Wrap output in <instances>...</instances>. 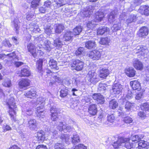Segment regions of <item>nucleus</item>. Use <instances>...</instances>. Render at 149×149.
<instances>
[{
	"instance_id": "aec40b11",
	"label": "nucleus",
	"mask_w": 149,
	"mask_h": 149,
	"mask_svg": "<svg viewBox=\"0 0 149 149\" xmlns=\"http://www.w3.org/2000/svg\"><path fill=\"white\" fill-rule=\"evenodd\" d=\"M136 146V149H147L149 148V143L146 141L141 139Z\"/></svg>"
},
{
	"instance_id": "2eb2a0df",
	"label": "nucleus",
	"mask_w": 149,
	"mask_h": 149,
	"mask_svg": "<svg viewBox=\"0 0 149 149\" xmlns=\"http://www.w3.org/2000/svg\"><path fill=\"white\" fill-rule=\"evenodd\" d=\"M110 74V72L108 68H102L99 70V75L100 78L105 79Z\"/></svg>"
},
{
	"instance_id": "774afa93",
	"label": "nucleus",
	"mask_w": 149,
	"mask_h": 149,
	"mask_svg": "<svg viewBox=\"0 0 149 149\" xmlns=\"http://www.w3.org/2000/svg\"><path fill=\"white\" fill-rule=\"evenodd\" d=\"M46 73L47 76H52V75H53L55 73L52 72L50 70L48 69L46 72Z\"/></svg>"
},
{
	"instance_id": "20e7f679",
	"label": "nucleus",
	"mask_w": 149,
	"mask_h": 149,
	"mask_svg": "<svg viewBox=\"0 0 149 149\" xmlns=\"http://www.w3.org/2000/svg\"><path fill=\"white\" fill-rule=\"evenodd\" d=\"M87 55L92 60L97 61L101 59L102 53L98 50L95 49L90 51L88 53Z\"/></svg>"
},
{
	"instance_id": "37998d69",
	"label": "nucleus",
	"mask_w": 149,
	"mask_h": 149,
	"mask_svg": "<svg viewBox=\"0 0 149 149\" xmlns=\"http://www.w3.org/2000/svg\"><path fill=\"white\" fill-rule=\"evenodd\" d=\"M110 42V39L108 38H101L100 41V43L102 45H108Z\"/></svg>"
},
{
	"instance_id": "72a5a7b5",
	"label": "nucleus",
	"mask_w": 149,
	"mask_h": 149,
	"mask_svg": "<svg viewBox=\"0 0 149 149\" xmlns=\"http://www.w3.org/2000/svg\"><path fill=\"white\" fill-rule=\"evenodd\" d=\"M82 30V27L81 26H77L73 29L72 33L74 36L79 35Z\"/></svg>"
},
{
	"instance_id": "338daca9",
	"label": "nucleus",
	"mask_w": 149,
	"mask_h": 149,
	"mask_svg": "<svg viewBox=\"0 0 149 149\" xmlns=\"http://www.w3.org/2000/svg\"><path fill=\"white\" fill-rule=\"evenodd\" d=\"M14 64L16 67H19L20 66L23 65L24 63L22 62L16 61L15 62Z\"/></svg>"
},
{
	"instance_id": "f03ea898",
	"label": "nucleus",
	"mask_w": 149,
	"mask_h": 149,
	"mask_svg": "<svg viewBox=\"0 0 149 149\" xmlns=\"http://www.w3.org/2000/svg\"><path fill=\"white\" fill-rule=\"evenodd\" d=\"M69 65L72 70L77 71L82 70L84 67V62L77 59H72Z\"/></svg>"
},
{
	"instance_id": "3c124183",
	"label": "nucleus",
	"mask_w": 149,
	"mask_h": 149,
	"mask_svg": "<svg viewBox=\"0 0 149 149\" xmlns=\"http://www.w3.org/2000/svg\"><path fill=\"white\" fill-rule=\"evenodd\" d=\"M84 48L82 47H79L75 51V54L77 56H79L81 55L83 52Z\"/></svg>"
},
{
	"instance_id": "79ce46f5",
	"label": "nucleus",
	"mask_w": 149,
	"mask_h": 149,
	"mask_svg": "<svg viewBox=\"0 0 149 149\" xmlns=\"http://www.w3.org/2000/svg\"><path fill=\"white\" fill-rule=\"evenodd\" d=\"M95 21L94 19L93 20L89 21L86 24V26L87 27L88 30L92 29H94L97 25V24L94 23Z\"/></svg>"
},
{
	"instance_id": "e433bc0d",
	"label": "nucleus",
	"mask_w": 149,
	"mask_h": 149,
	"mask_svg": "<svg viewBox=\"0 0 149 149\" xmlns=\"http://www.w3.org/2000/svg\"><path fill=\"white\" fill-rule=\"evenodd\" d=\"M140 108L142 110L145 111L149 112V104L148 103L146 102L141 104L140 105Z\"/></svg>"
},
{
	"instance_id": "4be33fe9",
	"label": "nucleus",
	"mask_w": 149,
	"mask_h": 149,
	"mask_svg": "<svg viewBox=\"0 0 149 149\" xmlns=\"http://www.w3.org/2000/svg\"><path fill=\"white\" fill-rule=\"evenodd\" d=\"M96 31V34L97 36H102L105 33H109L110 29L107 27L103 26L98 27Z\"/></svg>"
},
{
	"instance_id": "dca6fc26",
	"label": "nucleus",
	"mask_w": 149,
	"mask_h": 149,
	"mask_svg": "<svg viewBox=\"0 0 149 149\" xmlns=\"http://www.w3.org/2000/svg\"><path fill=\"white\" fill-rule=\"evenodd\" d=\"M93 10L91 6H86L82 12L83 17H90L93 13Z\"/></svg>"
},
{
	"instance_id": "f3484780",
	"label": "nucleus",
	"mask_w": 149,
	"mask_h": 149,
	"mask_svg": "<svg viewBox=\"0 0 149 149\" xmlns=\"http://www.w3.org/2000/svg\"><path fill=\"white\" fill-rule=\"evenodd\" d=\"M136 71L132 67H129L125 68L124 70V72L126 75L130 77H133L136 74Z\"/></svg>"
},
{
	"instance_id": "c756f323",
	"label": "nucleus",
	"mask_w": 149,
	"mask_h": 149,
	"mask_svg": "<svg viewBox=\"0 0 149 149\" xmlns=\"http://www.w3.org/2000/svg\"><path fill=\"white\" fill-rule=\"evenodd\" d=\"M118 107L117 101L114 99H112L109 101V107L110 109L114 110Z\"/></svg>"
},
{
	"instance_id": "864d4df0",
	"label": "nucleus",
	"mask_w": 149,
	"mask_h": 149,
	"mask_svg": "<svg viewBox=\"0 0 149 149\" xmlns=\"http://www.w3.org/2000/svg\"><path fill=\"white\" fill-rule=\"evenodd\" d=\"M54 2L56 4V6L58 8H59L65 4V3H64L63 0H54Z\"/></svg>"
},
{
	"instance_id": "5701e85b",
	"label": "nucleus",
	"mask_w": 149,
	"mask_h": 149,
	"mask_svg": "<svg viewBox=\"0 0 149 149\" xmlns=\"http://www.w3.org/2000/svg\"><path fill=\"white\" fill-rule=\"evenodd\" d=\"M18 74H19V76L20 77H28L31 75V71L26 68H23L22 69Z\"/></svg>"
},
{
	"instance_id": "8fccbe9b",
	"label": "nucleus",
	"mask_w": 149,
	"mask_h": 149,
	"mask_svg": "<svg viewBox=\"0 0 149 149\" xmlns=\"http://www.w3.org/2000/svg\"><path fill=\"white\" fill-rule=\"evenodd\" d=\"M80 141L79 136L76 135H74L72 138V143H76L80 142Z\"/></svg>"
},
{
	"instance_id": "7c9ffc66",
	"label": "nucleus",
	"mask_w": 149,
	"mask_h": 149,
	"mask_svg": "<svg viewBox=\"0 0 149 149\" xmlns=\"http://www.w3.org/2000/svg\"><path fill=\"white\" fill-rule=\"evenodd\" d=\"M85 47L88 49H90L96 47L95 42L92 40H88L85 43Z\"/></svg>"
},
{
	"instance_id": "5fc2aeb1",
	"label": "nucleus",
	"mask_w": 149,
	"mask_h": 149,
	"mask_svg": "<svg viewBox=\"0 0 149 149\" xmlns=\"http://www.w3.org/2000/svg\"><path fill=\"white\" fill-rule=\"evenodd\" d=\"M55 149H65L63 144L60 143H56L54 146Z\"/></svg>"
},
{
	"instance_id": "9d476101",
	"label": "nucleus",
	"mask_w": 149,
	"mask_h": 149,
	"mask_svg": "<svg viewBox=\"0 0 149 149\" xmlns=\"http://www.w3.org/2000/svg\"><path fill=\"white\" fill-rule=\"evenodd\" d=\"M92 98L97 102L98 104H102L104 103V97L100 93H94L92 95Z\"/></svg>"
},
{
	"instance_id": "c03bdc74",
	"label": "nucleus",
	"mask_w": 149,
	"mask_h": 149,
	"mask_svg": "<svg viewBox=\"0 0 149 149\" xmlns=\"http://www.w3.org/2000/svg\"><path fill=\"white\" fill-rule=\"evenodd\" d=\"M107 121L110 123H113L115 120V117L113 114H109L107 116Z\"/></svg>"
},
{
	"instance_id": "bb28decb",
	"label": "nucleus",
	"mask_w": 149,
	"mask_h": 149,
	"mask_svg": "<svg viewBox=\"0 0 149 149\" xmlns=\"http://www.w3.org/2000/svg\"><path fill=\"white\" fill-rule=\"evenodd\" d=\"M45 110H43V108L39 107L36 108V114L37 116L39 118H43L45 116Z\"/></svg>"
},
{
	"instance_id": "4c0bfd02",
	"label": "nucleus",
	"mask_w": 149,
	"mask_h": 149,
	"mask_svg": "<svg viewBox=\"0 0 149 149\" xmlns=\"http://www.w3.org/2000/svg\"><path fill=\"white\" fill-rule=\"evenodd\" d=\"M137 18L136 15L132 14L129 16L126 21L127 23L129 24L135 22L137 20Z\"/></svg>"
},
{
	"instance_id": "f8f14e48",
	"label": "nucleus",
	"mask_w": 149,
	"mask_h": 149,
	"mask_svg": "<svg viewBox=\"0 0 149 149\" xmlns=\"http://www.w3.org/2000/svg\"><path fill=\"white\" fill-rule=\"evenodd\" d=\"M132 65L134 68L137 70H142L144 68L142 63L137 58L134 59Z\"/></svg>"
},
{
	"instance_id": "9b49d317",
	"label": "nucleus",
	"mask_w": 149,
	"mask_h": 149,
	"mask_svg": "<svg viewBox=\"0 0 149 149\" xmlns=\"http://www.w3.org/2000/svg\"><path fill=\"white\" fill-rule=\"evenodd\" d=\"M148 28L146 26H143L139 29L137 35L140 38H145L148 35Z\"/></svg>"
},
{
	"instance_id": "4d7b16f0",
	"label": "nucleus",
	"mask_w": 149,
	"mask_h": 149,
	"mask_svg": "<svg viewBox=\"0 0 149 149\" xmlns=\"http://www.w3.org/2000/svg\"><path fill=\"white\" fill-rule=\"evenodd\" d=\"M144 90H142L136 94L135 96V99L137 100H139L142 97Z\"/></svg>"
},
{
	"instance_id": "6e6552de",
	"label": "nucleus",
	"mask_w": 149,
	"mask_h": 149,
	"mask_svg": "<svg viewBox=\"0 0 149 149\" xmlns=\"http://www.w3.org/2000/svg\"><path fill=\"white\" fill-rule=\"evenodd\" d=\"M87 112L90 117L96 115L98 112L97 104H92L89 105L88 107Z\"/></svg>"
},
{
	"instance_id": "ea45409f",
	"label": "nucleus",
	"mask_w": 149,
	"mask_h": 149,
	"mask_svg": "<svg viewBox=\"0 0 149 149\" xmlns=\"http://www.w3.org/2000/svg\"><path fill=\"white\" fill-rule=\"evenodd\" d=\"M61 40V38L60 37H58L54 40V43L56 47H61L63 45V42Z\"/></svg>"
},
{
	"instance_id": "0eeeda50",
	"label": "nucleus",
	"mask_w": 149,
	"mask_h": 149,
	"mask_svg": "<svg viewBox=\"0 0 149 149\" xmlns=\"http://www.w3.org/2000/svg\"><path fill=\"white\" fill-rule=\"evenodd\" d=\"M122 142L124 143V147L127 149H136V143L130 142V138H125L123 136V138L121 139Z\"/></svg>"
},
{
	"instance_id": "0e129e2a",
	"label": "nucleus",
	"mask_w": 149,
	"mask_h": 149,
	"mask_svg": "<svg viewBox=\"0 0 149 149\" xmlns=\"http://www.w3.org/2000/svg\"><path fill=\"white\" fill-rule=\"evenodd\" d=\"M143 2V0H135L134 3L135 6H137L140 5Z\"/></svg>"
},
{
	"instance_id": "473e14b6",
	"label": "nucleus",
	"mask_w": 149,
	"mask_h": 149,
	"mask_svg": "<svg viewBox=\"0 0 149 149\" xmlns=\"http://www.w3.org/2000/svg\"><path fill=\"white\" fill-rule=\"evenodd\" d=\"M49 65L51 69L58 70L59 68L57 66V62L53 58L50 59L49 62Z\"/></svg>"
},
{
	"instance_id": "4468645a",
	"label": "nucleus",
	"mask_w": 149,
	"mask_h": 149,
	"mask_svg": "<svg viewBox=\"0 0 149 149\" xmlns=\"http://www.w3.org/2000/svg\"><path fill=\"white\" fill-rule=\"evenodd\" d=\"M138 11L142 15L148 16L149 15V6L146 5L141 6L139 9Z\"/></svg>"
},
{
	"instance_id": "ddd939ff",
	"label": "nucleus",
	"mask_w": 149,
	"mask_h": 149,
	"mask_svg": "<svg viewBox=\"0 0 149 149\" xmlns=\"http://www.w3.org/2000/svg\"><path fill=\"white\" fill-rule=\"evenodd\" d=\"M104 13L101 11H97L94 14V21L95 22H100L103 20L105 17Z\"/></svg>"
},
{
	"instance_id": "052dcab7",
	"label": "nucleus",
	"mask_w": 149,
	"mask_h": 149,
	"mask_svg": "<svg viewBox=\"0 0 149 149\" xmlns=\"http://www.w3.org/2000/svg\"><path fill=\"white\" fill-rule=\"evenodd\" d=\"M65 124H63V122H60L57 126V129L60 131H62L64 130Z\"/></svg>"
},
{
	"instance_id": "423d86ee",
	"label": "nucleus",
	"mask_w": 149,
	"mask_h": 149,
	"mask_svg": "<svg viewBox=\"0 0 149 149\" xmlns=\"http://www.w3.org/2000/svg\"><path fill=\"white\" fill-rule=\"evenodd\" d=\"M31 81L27 78H22L20 79L18 83L19 88L21 89L26 90L30 86Z\"/></svg>"
},
{
	"instance_id": "cd10ccee",
	"label": "nucleus",
	"mask_w": 149,
	"mask_h": 149,
	"mask_svg": "<svg viewBox=\"0 0 149 149\" xmlns=\"http://www.w3.org/2000/svg\"><path fill=\"white\" fill-rule=\"evenodd\" d=\"M112 89L113 93L117 95L121 93L122 88L120 85L115 84L113 86Z\"/></svg>"
},
{
	"instance_id": "2f4dec72",
	"label": "nucleus",
	"mask_w": 149,
	"mask_h": 149,
	"mask_svg": "<svg viewBox=\"0 0 149 149\" xmlns=\"http://www.w3.org/2000/svg\"><path fill=\"white\" fill-rule=\"evenodd\" d=\"M65 26L62 24H58L56 26L54 29V31L55 33L60 34L64 30Z\"/></svg>"
},
{
	"instance_id": "393cba45",
	"label": "nucleus",
	"mask_w": 149,
	"mask_h": 149,
	"mask_svg": "<svg viewBox=\"0 0 149 149\" xmlns=\"http://www.w3.org/2000/svg\"><path fill=\"white\" fill-rule=\"evenodd\" d=\"M43 61L42 58H39L36 63L38 72L42 74L44 72L42 68Z\"/></svg>"
},
{
	"instance_id": "de8ad7c7",
	"label": "nucleus",
	"mask_w": 149,
	"mask_h": 149,
	"mask_svg": "<svg viewBox=\"0 0 149 149\" xmlns=\"http://www.w3.org/2000/svg\"><path fill=\"white\" fill-rule=\"evenodd\" d=\"M2 84L5 87H10L11 86V81L9 79H6L4 81Z\"/></svg>"
},
{
	"instance_id": "1a4fd4ad",
	"label": "nucleus",
	"mask_w": 149,
	"mask_h": 149,
	"mask_svg": "<svg viewBox=\"0 0 149 149\" xmlns=\"http://www.w3.org/2000/svg\"><path fill=\"white\" fill-rule=\"evenodd\" d=\"M50 111L51 119L53 121H56L58 118V114L60 113L59 109L55 107H52L50 108Z\"/></svg>"
},
{
	"instance_id": "39448f33",
	"label": "nucleus",
	"mask_w": 149,
	"mask_h": 149,
	"mask_svg": "<svg viewBox=\"0 0 149 149\" xmlns=\"http://www.w3.org/2000/svg\"><path fill=\"white\" fill-rule=\"evenodd\" d=\"M87 77L88 81L91 83L95 84L97 82L99 79L96 71L90 70L87 74Z\"/></svg>"
},
{
	"instance_id": "bf43d9fd",
	"label": "nucleus",
	"mask_w": 149,
	"mask_h": 149,
	"mask_svg": "<svg viewBox=\"0 0 149 149\" xmlns=\"http://www.w3.org/2000/svg\"><path fill=\"white\" fill-rule=\"evenodd\" d=\"M74 149H87V147L83 144L79 143L76 145L74 147Z\"/></svg>"
},
{
	"instance_id": "b1692460",
	"label": "nucleus",
	"mask_w": 149,
	"mask_h": 149,
	"mask_svg": "<svg viewBox=\"0 0 149 149\" xmlns=\"http://www.w3.org/2000/svg\"><path fill=\"white\" fill-rule=\"evenodd\" d=\"M130 85L133 90H140L141 88V84L138 80H134L131 81Z\"/></svg>"
},
{
	"instance_id": "c85d7f7f",
	"label": "nucleus",
	"mask_w": 149,
	"mask_h": 149,
	"mask_svg": "<svg viewBox=\"0 0 149 149\" xmlns=\"http://www.w3.org/2000/svg\"><path fill=\"white\" fill-rule=\"evenodd\" d=\"M122 138H123V136H118L117 140L113 143L112 145L114 149H118L121 146L122 144L123 143L121 140Z\"/></svg>"
},
{
	"instance_id": "49530a36",
	"label": "nucleus",
	"mask_w": 149,
	"mask_h": 149,
	"mask_svg": "<svg viewBox=\"0 0 149 149\" xmlns=\"http://www.w3.org/2000/svg\"><path fill=\"white\" fill-rule=\"evenodd\" d=\"M2 44L3 46L8 48H10L12 46V45L9 41L6 39H5L3 41Z\"/></svg>"
},
{
	"instance_id": "a19ab883",
	"label": "nucleus",
	"mask_w": 149,
	"mask_h": 149,
	"mask_svg": "<svg viewBox=\"0 0 149 149\" xmlns=\"http://www.w3.org/2000/svg\"><path fill=\"white\" fill-rule=\"evenodd\" d=\"M41 0H32L31 2V7L35 9L40 5V2Z\"/></svg>"
},
{
	"instance_id": "09e8293b",
	"label": "nucleus",
	"mask_w": 149,
	"mask_h": 149,
	"mask_svg": "<svg viewBox=\"0 0 149 149\" xmlns=\"http://www.w3.org/2000/svg\"><path fill=\"white\" fill-rule=\"evenodd\" d=\"M132 141L133 143H136L137 144L141 139V138L138 135H135L132 137Z\"/></svg>"
},
{
	"instance_id": "a211bd4d",
	"label": "nucleus",
	"mask_w": 149,
	"mask_h": 149,
	"mask_svg": "<svg viewBox=\"0 0 149 149\" xmlns=\"http://www.w3.org/2000/svg\"><path fill=\"white\" fill-rule=\"evenodd\" d=\"M24 95L27 98L33 99L35 98L38 95L35 89L34 88H31L25 92Z\"/></svg>"
},
{
	"instance_id": "13d9d810",
	"label": "nucleus",
	"mask_w": 149,
	"mask_h": 149,
	"mask_svg": "<svg viewBox=\"0 0 149 149\" xmlns=\"http://www.w3.org/2000/svg\"><path fill=\"white\" fill-rule=\"evenodd\" d=\"M6 56H8L10 58H12L13 60L15 58H17V56L15 51L8 54L6 55Z\"/></svg>"
},
{
	"instance_id": "69168bd1",
	"label": "nucleus",
	"mask_w": 149,
	"mask_h": 149,
	"mask_svg": "<svg viewBox=\"0 0 149 149\" xmlns=\"http://www.w3.org/2000/svg\"><path fill=\"white\" fill-rule=\"evenodd\" d=\"M52 4V3L50 1H47L44 2V5L46 7H50Z\"/></svg>"
},
{
	"instance_id": "6ab92c4d",
	"label": "nucleus",
	"mask_w": 149,
	"mask_h": 149,
	"mask_svg": "<svg viewBox=\"0 0 149 149\" xmlns=\"http://www.w3.org/2000/svg\"><path fill=\"white\" fill-rule=\"evenodd\" d=\"M63 39L64 40V41L66 42L72 40L73 36L72 32L70 30L66 31L63 35Z\"/></svg>"
},
{
	"instance_id": "e2e57ef3",
	"label": "nucleus",
	"mask_w": 149,
	"mask_h": 149,
	"mask_svg": "<svg viewBox=\"0 0 149 149\" xmlns=\"http://www.w3.org/2000/svg\"><path fill=\"white\" fill-rule=\"evenodd\" d=\"M35 149H47V148L46 146L41 144L37 146Z\"/></svg>"
},
{
	"instance_id": "412c9836",
	"label": "nucleus",
	"mask_w": 149,
	"mask_h": 149,
	"mask_svg": "<svg viewBox=\"0 0 149 149\" xmlns=\"http://www.w3.org/2000/svg\"><path fill=\"white\" fill-rule=\"evenodd\" d=\"M45 133L43 130H41L37 132L36 137L39 143L44 141L45 139Z\"/></svg>"
},
{
	"instance_id": "f704fd0d",
	"label": "nucleus",
	"mask_w": 149,
	"mask_h": 149,
	"mask_svg": "<svg viewBox=\"0 0 149 149\" xmlns=\"http://www.w3.org/2000/svg\"><path fill=\"white\" fill-rule=\"evenodd\" d=\"M69 95V91L66 88H63L60 91V96L62 98H65Z\"/></svg>"
},
{
	"instance_id": "a18cd8bd",
	"label": "nucleus",
	"mask_w": 149,
	"mask_h": 149,
	"mask_svg": "<svg viewBox=\"0 0 149 149\" xmlns=\"http://www.w3.org/2000/svg\"><path fill=\"white\" fill-rule=\"evenodd\" d=\"M123 120L125 123L127 124H130L132 123L133 121L132 118L129 116H127L124 117Z\"/></svg>"
},
{
	"instance_id": "7ed1b4c3",
	"label": "nucleus",
	"mask_w": 149,
	"mask_h": 149,
	"mask_svg": "<svg viewBox=\"0 0 149 149\" xmlns=\"http://www.w3.org/2000/svg\"><path fill=\"white\" fill-rule=\"evenodd\" d=\"M27 47L28 52L34 58H36L37 57L38 53L40 56L44 54L42 50L37 49V47L33 43L29 44Z\"/></svg>"
},
{
	"instance_id": "58836bf2",
	"label": "nucleus",
	"mask_w": 149,
	"mask_h": 149,
	"mask_svg": "<svg viewBox=\"0 0 149 149\" xmlns=\"http://www.w3.org/2000/svg\"><path fill=\"white\" fill-rule=\"evenodd\" d=\"M134 107V103H131L128 101L126 102L125 106V108L127 111H129L133 109Z\"/></svg>"
},
{
	"instance_id": "6e6d98bb",
	"label": "nucleus",
	"mask_w": 149,
	"mask_h": 149,
	"mask_svg": "<svg viewBox=\"0 0 149 149\" xmlns=\"http://www.w3.org/2000/svg\"><path fill=\"white\" fill-rule=\"evenodd\" d=\"M138 116L141 119H144L147 117L146 114L143 111H140L138 113Z\"/></svg>"
},
{
	"instance_id": "f257e3e1",
	"label": "nucleus",
	"mask_w": 149,
	"mask_h": 149,
	"mask_svg": "<svg viewBox=\"0 0 149 149\" xmlns=\"http://www.w3.org/2000/svg\"><path fill=\"white\" fill-rule=\"evenodd\" d=\"M6 104L8 107L9 109L8 113L11 120L15 122L17 120L16 110L17 109V107L14 98L11 97L7 100Z\"/></svg>"
},
{
	"instance_id": "a878e982",
	"label": "nucleus",
	"mask_w": 149,
	"mask_h": 149,
	"mask_svg": "<svg viewBox=\"0 0 149 149\" xmlns=\"http://www.w3.org/2000/svg\"><path fill=\"white\" fill-rule=\"evenodd\" d=\"M28 127L30 130H35L37 128L38 123L35 119H30L28 122Z\"/></svg>"
},
{
	"instance_id": "680f3d73",
	"label": "nucleus",
	"mask_w": 149,
	"mask_h": 149,
	"mask_svg": "<svg viewBox=\"0 0 149 149\" xmlns=\"http://www.w3.org/2000/svg\"><path fill=\"white\" fill-rule=\"evenodd\" d=\"M116 15V14L111 12L108 16L109 20L110 21L113 20L115 18Z\"/></svg>"
},
{
	"instance_id": "603ef678",
	"label": "nucleus",
	"mask_w": 149,
	"mask_h": 149,
	"mask_svg": "<svg viewBox=\"0 0 149 149\" xmlns=\"http://www.w3.org/2000/svg\"><path fill=\"white\" fill-rule=\"evenodd\" d=\"M106 84L102 83H100L99 84L98 89L100 91H104L106 89Z\"/></svg>"
},
{
	"instance_id": "c9c22d12",
	"label": "nucleus",
	"mask_w": 149,
	"mask_h": 149,
	"mask_svg": "<svg viewBox=\"0 0 149 149\" xmlns=\"http://www.w3.org/2000/svg\"><path fill=\"white\" fill-rule=\"evenodd\" d=\"M139 47V48L137 49L136 53L139 54V55L140 56H144L146 50V46L141 45Z\"/></svg>"
}]
</instances>
